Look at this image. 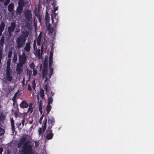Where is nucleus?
Masks as SVG:
<instances>
[{"label": "nucleus", "instance_id": "2", "mask_svg": "<svg viewBox=\"0 0 154 154\" xmlns=\"http://www.w3.org/2000/svg\"><path fill=\"white\" fill-rule=\"evenodd\" d=\"M47 64L48 63L47 62H45L44 63L43 68L42 69L43 77V79H45V82H47L48 79L51 77L53 72V69L50 67V68L49 73H48Z\"/></svg>", "mask_w": 154, "mask_h": 154}, {"label": "nucleus", "instance_id": "23", "mask_svg": "<svg viewBox=\"0 0 154 154\" xmlns=\"http://www.w3.org/2000/svg\"><path fill=\"white\" fill-rule=\"evenodd\" d=\"M11 60L10 59H9L7 62V69H10V66L11 63Z\"/></svg>", "mask_w": 154, "mask_h": 154}, {"label": "nucleus", "instance_id": "22", "mask_svg": "<svg viewBox=\"0 0 154 154\" xmlns=\"http://www.w3.org/2000/svg\"><path fill=\"white\" fill-rule=\"evenodd\" d=\"M2 2H3L5 5H7L9 2L10 0H0Z\"/></svg>", "mask_w": 154, "mask_h": 154}, {"label": "nucleus", "instance_id": "14", "mask_svg": "<svg viewBox=\"0 0 154 154\" xmlns=\"http://www.w3.org/2000/svg\"><path fill=\"white\" fill-rule=\"evenodd\" d=\"M15 28V23H12L11 26L8 27V31L9 33H10L11 31H13Z\"/></svg>", "mask_w": 154, "mask_h": 154}, {"label": "nucleus", "instance_id": "39", "mask_svg": "<svg viewBox=\"0 0 154 154\" xmlns=\"http://www.w3.org/2000/svg\"><path fill=\"white\" fill-rule=\"evenodd\" d=\"M21 123L22 124V126H23L24 125V120H23L22 121V122Z\"/></svg>", "mask_w": 154, "mask_h": 154}, {"label": "nucleus", "instance_id": "3", "mask_svg": "<svg viewBox=\"0 0 154 154\" xmlns=\"http://www.w3.org/2000/svg\"><path fill=\"white\" fill-rule=\"evenodd\" d=\"M26 60V56L25 53H23L22 56H19V63L17 64V71L18 74H20L22 72V66L24 64Z\"/></svg>", "mask_w": 154, "mask_h": 154}, {"label": "nucleus", "instance_id": "18", "mask_svg": "<svg viewBox=\"0 0 154 154\" xmlns=\"http://www.w3.org/2000/svg\"><path fill=\"white\" fill-rule=\"evenodd\" d=\"M30 43H27L24 48L25 50L27 51H29L30 50Z\"/></svg>", "mask_w": 154, "mask_h": 154}, {"label": "nucleus", "instance_id": "33", "mask_svg": "<svg viewBox=\"0 0 154 154\" xmlns=\"http://www.w3.org/2000/svg\"><path fill=\"white\" fill-rule=\"evenodd\" d=\"M12 53V51H9V53L8 54V57H9V59H10V58L11 56Z\"/></svg>", "mask_w": 154, "mask_h": 154}, {"label": "nucleus", "instance_id": "31", "mask_svg": "<svg viewBox=\"0 0 154 154\" xmlns=\"http://www.w3.org/2000/svg\"><path fill=\"white\" fill-rule=\"evenodd\" d=\"M33 111L32 108L31 107H29L28 109V112H30V113H31Z\"/></svg>", "mask_w": 154, "mask_h": 154}, {"label": "nucleus", "instance_id": "15", "mask_svg": "<svg viewBox=\"0 0 154 154\" xmlns=\"http://www.w3.org/2000/svg\"><path fill=\"white\" fill-rule=\"evenodd\" d=\"M5 25V23L3 22L0 25V35H1L3 31Z\"/></svg>", "mask_w": 154, "mask_h": 154}, {"label": "nucleus", "instance_id": "45", "mask_svg": "<svg viewBox=\"0 0 154 154\" xmlns=\"http://www.w3.org/2000/svg\"><path fill=\"white\" fill-rule=\"evenodd\" d=\"M37 51H38V53H40V49H38Z\"/></svg>", "mask_w": 154, "mask_h": 154}, {"label": "nucleus", "instance_id": "17", "mask_svg": "<svg viewBox=\"0 0 154 154\" xmlns=\"http://www.w3.org/2000/svg\"><path fill=\"white\" fill-rule=\"evenodd\" d=\"M44 88H45L46 92L47 93H48L50 92V86L49 85L45 84L44 86Z\"/></svg>", "mask_w": 154, "mask_h": 154}, {"label": "nucleus", "instance_id": "34", "mask_svg": "<svg viewBox=\"0 0 154 154\" xmlns=\"http://www.w3.org/2000/svg\"><path fill=\"white\" fill-rule=\"evenodd\" d=\"M58 9V7H57L55 8L54 9L53 11V13H55V11L57 10Z\"/></svg>", "mask_w": 154, "mask_h": 154}, {"label": "nucleus", "instance_id": "26", "mask_svg": "<svg viewBox=\"0 0 154 154\" xmlns=\"http://www.w3.org/2000/svg\"><path fill=\"white\" fill-rule=\"evenodd\" d=\"M40 95L41 97L43 98L44 97V91L42 89H41L40 92Z\"/></svg>", "mask_w": 154, "mask_h": 154}, {"label": "nucleus", "instance_id": "13", "mask_svg": "<svg viewBox=\"0 0 154 154\" xmlns=\"http://www.w3.org/2000/svg\"><path fill=\"white\" fill-rule=\"evenodd\" d=\"M53 56V53L52 52H51L50 54V56L49 59V66L50 67L51 66L52 64V58Z\"/></svg>", "mask_w": 154, "mask_h": 154}, {"label": "nucleus", "instance_id": "36", "mask_svg": "<svg viewBox=\"0 0 154 154\" xmlns=\"http://www.w3.org/2000/svg\"><path fill=\"white\" fill-rule=\"evenodd\" d=\"M28 89L29 90L31 91L32 90V88H31V87L30 86V85L29 84H28Z\"/></svg>", "mask_w": 154, "mask_h": 154}, {"label": "nucleus", "instance_id": "21", "mask_svg": "<svg viewBox=\"0 0 154 154\" xmlns=\"http://www.w3.org/2000/svg\"><path fill=\"white\" fill-rule=\"evenodd\" d=\"M48 104H51L53 102L52 98L51 97H48Z\"/></svg>", "mask_w": 154, "mask_h": 154}, {"label": "nucleus", "instance_id": "32", "mask_svg": "<svg viewBox=\"0 0 154 154\" xmlns=\"http://www.w3.org/2000/svg\"><path fill=\"white\" fill-rule=\"evenodd\" d=\"M39 109L40 111H41L42 109V103L41 101H40L39 103Z\"/></svg>", "mask_w": 154, "mask_h": 154}, {"label": "nucleus", "instance_id": "46", "mask_svg": "<svg viewBox=\"0 0 154 154\" xmlns=\"http://www.w3.org/2000/svg\"><path fill=\"white\" fill-rule=\"evenodd\" d=\"M5 116H2V119H5Z\"/></svg>", "mask_w": 154, "mask_h": 154}, {"label": "nucleus", "instance_id": "25", "mask_svg": "<svg viewBox=\"0 0 154 154\" xmlns=\"http://www.w3.org/2000/svg\"><path fill=\"white\" fill-rule=\"evenodd\" d=\"M14 57L13 59V62L14 63H16L17 60V54L16 53H14Z\"/></svg>", "mask_w": 154, "mask_h": 154}, {"label": "nucleus", "instance_id": "50", "mask_svg": "<svg viewBox=\"0 0 154 154\" xmlns=\"http://www.w3.org/2000/svg\"><path fill=\"white\" fill-rule=\"evenodd\" d=\"M41 67H42V65H41Z\"/></svg>", "mask_w": 154, "mask_h": 154}, {"label": "nucleus", "instance_id": "16", "mask_svg": "<svg viewBox=\"0 0 154 154\" xmlns=\"http://www.w3.org/2000/svg\"><path fill=\"white\" fill-rule=\"evenodd\" d=\"M20 106L23 108H27L28 106V104L25 101H23L20 105Z\"/></svg>", "mask_w": 154, "mask_h": 154}, {"label": "nucleus", "instance_id": "37", "mask_svg": "<svg viewBox=\"0 0 154 154\" xmlns=\"http://www.w3.org/2000/svg\"><path fill=\"white\" fill-rule=\"evenodd\" d=\"M43 116H42L40 118V121H39V122L40 124H41V122H42V120L43 118Z\"/></svg>", "mask_w": 154, "mask_h": 154}, {"label": "nucleus", "instance_id": "47", "mask_svg": "<svg viewBox=\"0 0 154 154\" xmlns=\"http://www.w3.org/2000/svg\"><path fill=\"white\" fill-rule=\"evenodd\" d=\"M38 58H41V57L40 55L38 56Z\"/></svg>", "mask_w": 154, "mask_h": 154}, {"label": "nucleus", "instance_id": "20", "mask_svg": "<svg viewBox=\"0 0 154 154\" xmlns=\"http://www.w3.org/2000/svg\"><path fill=\"white\" fill-rule=\"evenodd\" d=\"M50 105L48 104L46 107V110L47 112V115H48L51 108V107Z\"/></svg>", "mask_w": 154, "mask_h": 154}, {"label": "nucleus", "instance_id": "5", "mask_svg": "<svg viewBox=\"0 0 154 154\" xmlns=\"http://www.w3.org/2000/svg\"><path fill=\"white\" fill-rule=\"evenodd\" d=\"M50 17L48 14L47 13H46L45 19L46 22V25L47 26L49 30V33H51L52 35H54L56 34V31L55 28H54L52 27H51L49 24V22L50 21Z\"/></svg>", "mask_w": 154, "mask_h": 154}, {"label": "nucleus", "instance_id": "38", "mask_svg": "<svg viewBox=\"0 0 154 154\" xmlns=\"http://www.w3.org/2000/svg\"><path fill=\"white\" fill-rule=\"evenodd\" d=\"M35 146L36 147H37L38 146L39 144L38 143V142H35Z\"/></svg>", "mask_w": 154, "mask_h": 154}, {"label": "nucleus", "instance_id": "4", "mask_svg": "<svg viewBox=\"0 0 154 154\" xmlns=\"http://www.w3.org/2000/svg\"><path fill=\"white\" fill-rule=\"evenodd\" d=\"M28 35L27 32L22 33V36L19 37L17 41V46L18 47H22L26 41V38Z\"/></svg>", "mask_w": 154, "mask_h": 154}, {"label": "nucleus", "instance_id": "43", "mask_svg": "<svg viewBox=\"0 0 154 154\" xmlns=\"http://www.w3.org/2000/svg\"><path fill=\"white\" fill-rule=\"evenodd\" d=\"M14 113H15V115L17 117V116L18 115L17 113H16V112H14Z\"/></svg>", "mask_w": 154, "mask_h": 154}, {"label": "nucleus", "instance_id": "10", "mask_svg": "<svg viewBox=\"0 0 154 154\" xmlns=\"http://www.w3.org/2000/svg\"><path fill=\"white\" fill-rule=\"evenodd\" d=\"M11 71L10 69H7L6 73V77L7 80L9 81H11L12 78V76L11 74Z\"/></svg>", "mask_w": 154, "mask_h": 154}, {"label": "nucleus", "instance_id": "30", "mask_svg": "<svg viewBox=\"0 0 154 154\" xmlns=\"http://www.w3.org/2000/svg\"><path fill=\"white\" fill-rule=\"evenodd\" d=\"M35 66L33 62H32L30 64V67L31 69H35Z\"/></svg>", "mask_w": 154, "mask_h": 154}, {"label": "nucleus", "instance_id": "9", "mask_svg": "<svg viewBox=\"0 0 154 154\" xmlns=\"http://www.w3.org/2000/svg\"><path fill=\"white\" fill-rule=\"evenodd\" d=\"M47 120L46 119L45 122L44 123V125L42 126V130L41 128H38V132L39 134V136H42L43 133L44 132L46 128Z\"/></svg>", "mask_w": 154, "mask_h": 154}, {"label": "nucleus", "instance_id": "7", "mask_svg": "<svg viewBox=\"0 0 154 154\" xmlns=\"http://www.w3.org/2000/svg\"><path fill=\"white\" fill-rule=\"evenodd\" d=\"M42 37V33L40 32V34L39 35V36L37 38H36V39H35L34 41V44H33V48L34 49V50H35V49H36L37 48H35V44L36 42L37 45L38 46H40L41 45V40Z\"/></svg>", "mask_w": 154, "mask_h": 154}, {"label": "nucleus", "instance_id": "24", "mask_svg": "<svg viewBox=\"0 0 154 154\" xmlns=\"http://www.w3.org/2000/svg\"><path fill=\"white\" fill-rule=\"evenodd\" d=\"M25 17L26 18H28V19H29L31 17V14L30 12L28 11L27 12V15L25 14Z\"/></svg>", "mask_w": 154, "mask_h": 154}, {"label": "nucleus", "instance_id": "8", "mask_svg": "<svg viewBox=\"0 0 154 154\" xmlns=\"http://www.w3.org/2000/svg\"><path fill=\"white\" fill-rule=\"evenodd\" d=\"M23 5V2L22 0H19V6L17 9V14L20 15L21 11L22 10V7Z\"/></svg>", "mask_w": 154, "mask_h": 154}, {"label": "nucleus", "instance_id": "27", "mask_svg": "<svg viewBox=\"0 0 154 154\" xmlns=\"http://www.w3.org/2000/svg\"><path fill=\"white\" fill-rule=\"evenodd\" d=\"M5 133L4 130L0 127V135H3Z\"/></svg>", "mask_w": 154, "mask_h": 154}, {"label": "nucleus", "instance_id": "40", "mask_svg": "<svg viewBox=\"0 0 154 154\" xmlns=\"http://www.w3.org/2000/svg\"><path fill=\"white\" fill-rule=\"evenodd\" d=\"M3 149L2 148H0V154H2Z\"/></svg>", "mask_w": 154, "mask_h": 154}, {"label": "nucleus", "instance_id": "49", "mask_svg": "<svg viewBox=\"0 0 154 154\" xmlns=\"http://www.w3.org/2000/svg\"><path fill=\"white\" fill-rule=\"evenodd\" d=\"M31 72H32V71H30V74H31Z\"/></svg>", "mask_w": 154, "mask_h": 154}, {"label": "nucleus", "instance_id": "48", "mask_svg": "<svg viewBox=\"0 0 154 154\" xmlns=\"http://www.w3.org/2000/svg\"><path fill=\"white\" fill-rule=\"evenodd\" d=\"M52 96H53L54 94V93H51Z\"/></svg>", "mask_w": 154, "mask_h": 154}, {"label": "nucleus", "instance_id": "35", "mask_svg": "<svg viewBox=\"0 0 154 154\" xmlns=\"http://www.w3.org/2000/svg\"><path fill=\"white\" fill-rule=\"evenodd\" d=\"M2 48H1V46H0V55L2 56Z\"/></svg>", "mask_w": 154, "mask_h": 154}, {"label": "nucleus", "instance_id": "1", "mask_svg": "<svg viewBox=\"0 0 154 154\" xmlns=\"http://www.w3.org/2000/svg\"><path fill=\"white\" fill-rule=\"evenodd\" d=\"M32 144L26 140L25 137L21 139L18 147L21 148L20 152L21 154L30 153L32 150Z\"/></svg>", "mask_w": 154, "mask_h": 154}, {"label": "nucleus", "instance_id": "44", "mask_svg": "<svg viewBox=\"0 0 154 154\" xmlns=\"http://www.w3.org/2000/svg\"><path fill=\"white\" fill-rule=\"evenodd\" d=\"M2 56L0 55V63H1V58H2Z\"/></svg>", "mask_w": 154, "mask_h": 154}, {"label": "nucleus", "instance_id": "28", "mask_svg": "<svg viewBox=\"0 0 154 154\" xmlns=\"http://www.w3.org/2000/svg\"><path fill=\"white\" fill-rule=\"evenodd\" d=\"M37 73V71L35 69H33V75L34 76H35Z\"/></svg>", "mask_w": 154, "mask_h": 154}, {"label": "nucleus", "instance_id": "11", "mask_svg": "<svg viewBox=\"0 0 154 154\" xmlns=\"http://www.w3.org/2000/svg\"><path fill=\"white\" fill-rule=\"evenodd\" d=\"M54 119L53 118L51 117L50 118H49L48 120V123L49 124V126L48 127V129L51 128L52 126V125L54 124Z\"/></svg>", "mask_w": 154, "mask_h": 154}, {"label": "nucleus", "instance_id": "12", "mask_svg": "<svg viewBox=\"0 0 154 154\" xmlns=\"http://www.w3.org/2000/svg\"><path fill=\"white\" fill-rule=\"evenodd\" d=\"M48 131L49 132V133L46 136V138L47 139L50 140L53 137V134L52 132V130L51 129H48Z\"/></svg>", "mask_w": 154, "mask_h": 154}, {"label": "nucleus", "instance_id": "42", "mask_svg": "<svg viewBox=\"0 0 154 154\" xmlns=\"http://www.w3.org/2000/svg\"><path fill=\"white\" fill-rule=\"evenodd\" d=\"M44 48V44H42V46H41V50L42 51Z\"/></svg>", "mask_w": 154, "mask_h": 154}, {"label": "nucleus", "instance_id": "6", "mask_svg": "<svg viewBox=\"0 0 154 154\" xmlns=\"http://www.w3.org/2000/svg\"><path fill=\"white\" fill-rule=\"evenodd\" d=\"M51 17L53 25L54 27H55L57 26V23L58 21L57 14L56 13H52Z\"/></svg>", "mask_w": 154, "mask_h": 154}, {"label": "nucleus", "instance_id": "41", "mask_svg": "<svg viewBox=\"0 0 154 154\" xmlns=\"http://www.w3.org/2000/svg\"><path fill=\"white\" fill-rule=\"evenodd\" d=\"M33 104L32 103H30L29 105V107H32Z\"/></svg>", "mask_w": 154, "mask_h": 154}, {"label": "nucleus", "instance_id": "19", "mask_svg": "<svg viewBox=\"0 0 154 154\" xmlns=\"http://www.w3.org/2000/svg\"><path fill=\"white\" fill-rule=\"evenodd\" d=\"M14 5L11 3L8 6V10L10 11H12L13 8H14Z\"/></svg>", "mask_w": 154, "mask_h": 154}, {"label": "nucleus", "instance_id": "29", "mask_svg": "<svg viewBox=\"0 0 154 154\" xmlns=\"http://www.w3.org/2000/svg\"><path fill=\"white\" fill-rule=\"evenodd\" d=\"M32 87L33 89H35V80H33L32 82Z\"/></svg>", "mask_w": 154, "mask_h": 154}]
</instances>
